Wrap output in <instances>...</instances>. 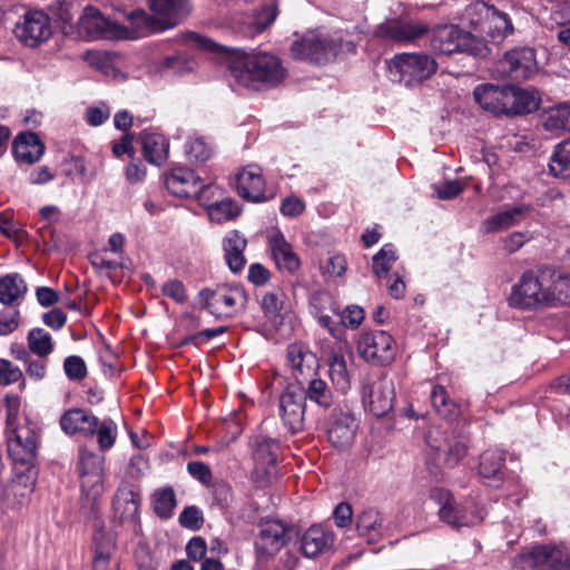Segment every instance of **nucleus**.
<instances>
[{
	"label": "nucleus",
	"instance_id": "22",
	"mask_svg": "<svg viewBox=\"0 0 570 570\" xmlns=\"http://www.w3.org/2000/svg\"><path fill=\"white\" fill-rule=\"evenodd\" d=\"M286 362L297 386H303L304 382L313 377L318 368L316 355L301 343H292L287 346Z\"/></svg>",
	"mask_w": 570,
	"mask_h": 570
},
{
	"label": "nucleus",
	"instance_id": "43",
	"mask_svg": "<svg viewBox=\"0 0 570 570\" xmlns=\"http://www.w3.org/2000/svg\"><path fill=\"white\" fill-rule=\"evenodd\" d=\"M154 512L161 519H169L177 504L176 494L171 487H164L156 490L153 495Z\"/></svg>",
	"mask_w": 570,
	"mask_h": 570
},
{
	"label": "nucleus",
	"instance_id": "58",
	"mask_svg": "<svg viewBox=\"0 0 570 570\" xmlns=\"http://www.w3.org/2000/svg\"><path fill=\"white\" fill-rule=\"evenodd\" d=\"M165 67L171 69L175 73L183 75L185 72L191 71L196 62L187 55H175L171 57H167L164 62Z\"/></svg>",
	"mask_w": 570,
	"mask_h": 570
},
{
	"label": "nucleus",
	"instance_id": "47",
	"mask_svg": "<svg viewBox=\"0 0 570 570\" xmlns=\"http://www.w3.org/2000/svg\"><path fill=\"white\" fill-rule=\"evenodd\" d=\"M328 374L337 390L345 391L350 387L347 364L342 354L335 353L330 357Z\"/></svg>",
	"mask_w": 570,
	"mask_h": 570
},
{
	"label": "nucleus",
	"instance_id": "20",
	"mask_svg": "<svg viewBox=\"0 0 570 570\" xmlns=\"http://www.w3.org/2000/svg\"><path fill=\"white\" fill-rule=\"evenodd\" d=\"M363 400L371 413L377 417L386 415L394 405L395 390L393 380L381 376L363 387Z\"/></svg>",
	"mask_w": 570,
	"mask_h": 570
},
{
	"label": "nucleus",
	"instance_id": "5",
	"mask_svg": "<svg viewBox=\"0 0 570 570\" xmlns=\"http://www.w3.org/2000/svg\"><path fill=\"white\" fill-rule=\"evenodd\" d=\"M148 3L157 17L144 10H135L129 14V19L137 26L155 32L175 28L190 11L188 0H148Z\"/></svg>",
	"mask_w": 570,
	"mask_h": 570
},
{
	"label": "nucleus",
	"instance_id": "35",
	"mask_svg": "<svg viewBox=\"0 0 570 570\" xmlns=\"http://www.w3.org/2000/svg\"><path fill=\"white\" fill-rule=\"evenodd\" d=\"M27 291V283L20 274L11 273L0 277V303L17 306L23 299Z\"/></svg>",
	"mask_w": 570,
	"mask_h": 570
},
{
	"label": "nucleus",
	"instance_id": "51",
	"mask_svg": "<svg viewBox=\"0 0 570 570\" xmlns=\"http://www.w3.org/2000/svg\"><path fill=\"white\" fill-rule=\"evenodd\" d=\"M521 213L522 210L518 207L498 213L485 219L483 223L484 230L487 233H494L500 229L508 228L514 224L515 217L521 215Z\"/></svg>",
	"mask_w": 570,
	"mask_h": 570
},
{
	"label": "nucleus",
	"instance_id": "27",
	"mask_svg": "<svg viewBox=\"0 0 570 570\" xmlns=\"http://www.w3.org/2000/svg\"><path fill=\"white\" fill-rule=\"evenodd\" d=\"M544 281V296H547V306L564 305L570 302V276L568 273L552 267L542 266Z\"/></svg>",
	"mask_w": 570,
	"mask_h": 570
},
{
	"label": "nucleus",
	"instance_id": "12",
	"mask_svg": "<svg viewBox=\"0 0 570 570\" xmlns=\"http://www.w3.org/2000/svg\"><path fill=\"white\" fill-rule=\"evenodd\" d=\"M357 353L365 362L384 366L394 361L396 345L394 338L387 332L370 331L360 335Z\"/></svg>",
	"mask_w": 570,
	"mask_h": 570
},
{
	"label": "nucleus",
	"instance_id": "1",
	"mask_svg": "<svg viewBox=\"0 0 570 570\" xmlns=\"http://www.w3.org/2000/svg\"><path fill=\"white\" fill-rule=\"evenodd\" d=\"M229 69L239 85L255 90L276 87L286 76L281 59L268 52L237 55Z\"/></svg>",
	"mask_w": 570,
	"mask_h": 570
},
{
	"label": "nucleus",
	"instance_id": "4",
	"mask_svg": "<svg viewBox=\"0 0 570 570\" xmlns=\"http://www.w3.org/2000/svg\"><path fill=\"white\" fill-rule=\"evenodd\" d=\"M342 48V37L308 31L293 41L291 53L297 60H305L314 65H326L337 58Z\"/></svg>",
	"mask_w": 570,
	"mask_h": 570
},
{
	"label": "nucleus",
	"instance_id": "23",
	"mask_svg": "<svg viewBox=\"0 0 570 570\" xmlns=\"http://www.w3.org/2000/svg\"><path fill=\"white\" fill-rule=\"evenodd\" d=\"M38 470L36 466L17 469L14 466V478L6 489V500L8 507L16 509L29 502L35 491Z\"/></svg>",
	"mask_w": 570,
	"mask_h": 570
},
{
	"label": "nucleus",
	"instance_id": "21",
	"mask_svg": "<svg viewBox=\"0 0 570 570\" xmlns=\"http://www.w3.org/2000/svg\"><path fill=\"white\" fill-rule=\"evenodd\" d=\"M428 30V24L423 22L392 20L380 23L373 35L385 43H409L421 38Z\"/></svg>",
	"mask_w": 570,
	"mask_h": 570
},
{
	"label": "nucleus",
	"instance_id": "57",
	"mask_svg": "<svg viewBox=\"0 0 570 570\" xmlns=\"http://www.w3.org/2000/svg\"><path fill=\"white\" fill-rule=\"evenodd\" d=\"M333 311L341 316L342 324L351 328L358 327L365 316L364 309L358 305H348L343 312H338L336 308Z\"/></svg>",
	"mask_w": 570,
	"mask_h": 570
},
{
	"label": "nucleus",
	"instance_id": "18",
	"mask_svg": "<svg viewBox=\"0 0 570 570\" xmlns=\"http://www.w3.org/2000/svg\"><path fill=\"white\" fill-rule=\"evenodd\" d=\"M78 31L89 40L120 38L122 28L88 6L78 20Z\"/></svg>",
	"mask_w": 570,
	"mask_h": 570
},
{
	"label": "nucleus",
	"instance_id": "52",
	"mask_svg": "<svg viewBox=\"0 0 570 570\" xmlns=\"http://www.w3.org/2000/svg\"><path fill=\"white\" fill-rule=\"evenodd\" d=\"M546 558L543 570L570 569V554L560 547L546 546Z\"/></svg>",
	"mask_w": 570,
	"mask_h": 570
},
{
	"label": "nucleus",
	"instance_id": "33",
	"mask_svg": "<svg viewBox=\"0 0 570 570\" xmlns=\"http://www.w3.org/2000/svg\"><path fill=\"white\" fill-rule=\"evenodd\" d=\"M246 246V238L237 230H232L224 237L223 248L225 252V259L233 273H239L244 268L246 264L244 256Z\"/></svg>",
	"mask_w": 570,
	"mask_h": 570
},
{
	"label": "nucleus",
	"instance_id": "26",
	"mask_svg": "<svg viewBox=\"0 0 570 570\" xmlns=\"http://www.w3.org/2000/svg\"><path fill=\"white\" fill-rule=\"evenodd\" d=\"M236 190L242 198L248 202L262 203L268 199L265 195L262 169L255 165H249L237 174Z\"/></svg>",
	"mask_w": 570,
	"mask_h": 570
},
{
	"label": "nucleus",
	"instance_id": "50",
	"mask_svg": "<svg viewBox=\"0 0 570 570\" xmlns=\"http://www.w3.org/2000/svg\"><path fill=\"white\" fill-rule=\"evenodd\" d=\"M186 155L190 160L196 163H204L212 157V146L205 140L204 137H190L185 146Z\"/></svg>",
	"mask_w": 570,
	"mask_h": 570
},
{
	"label": "nucleus",
	"instance_id": "41",
	"mask_svg": "<svg viewBox=\"0 0 570 570\" xmlns=\"http://www.w3.org/2000/svg\"><path fill=\"white\" fill-rule=\"evenodd\" d=\"M549 169L554 177L570 178V138L554 147Z\"/></svg>",
	"mask_w": 570,
	"mask_h": 570
},
{
	"label": "nucleus",
	"instance_id": "32",
	"mask_svg": "<svg viewBox=\"0 0 570 570\" xmlns=\"http://www.w3.org/2000/svg\"><path fill=\"white\" fill-rule=\"evenodd\" d=\"M269 248L273 259L279 269L294 274L299 268V258L281 233L271 236Z\"/></svg>",
	"mask_w": 570,
	"mask_h": 570
},
{
	"label": "nucleus",
	"instance_id": "63",
	"mask_svg": "<svg viewBox=\"0 0 570 570\" xmlns=\"http://www.w3.org/2000/svg\"><path fill=\"white\" fill-rule=\"evenodd\" d=\"M347 262L344 255L333 254L331 255L325 265L323 266V273L330 276L340 277L346 272Z\"/></svg>",
	"mask_w": 570,
	"mask_h": 570
},
{
	"label": "nucleus",
	"instance_id": "54",
	"mask_svg": "<svg viewBox=\"0 0 570 570\" xmlns=\"http://www.w3.org/2000/svg\"><path fill=\"white\" fill-rule=\"evenodd\" d=\"M96 434L98 436L99 448L102 451L108 450L115 444L117 425L111 419H106L102 422L98 421Z\"/></svg>",
	"mask_w": 570,
	"mask_h": 570
},
{
	"label": "nucleus",
	"instance_id": "38",
	"mask_svg": "<svg viewBox=\"0 0 570 570\" xmlns=\"http://www.w3.org/2000/svg\"><path fill=\"white\" fill-rule=\"evenodd\" d=\"M430 399L433 409L441 417L448 421H453L459 417L461 412L460 406L449 397L443 386H434Z\"/></svg>",
	"mask_w": 570,
	"mask_h": 570
},
{
	"label": "nucleus",
	"instance_id": "17",
	"mask_svg": "<svg viewBox=\"0 0 570 570\" xmlns=\"http://www.w3.org/2000/svg\"><path fill=\"white\" fill-rule=\"evenodd\" d=\"M141 505V488L127 481H122L114 495L112 510L115 517L121 522L138 525L140 522L139 510Z\"/></svg>",
	"mask_w": 570,
	"mask_h": 570
},
{
	"label": "nucleus",
	"instance_id": "46",
	"mask_svg": "<svg viewBox=\"0 0 570 570\" xmlns=\"http://www.w3.org/2000/svg\"><path fill=\"white\" fill-rule=\"evenodd\" d=\"M492 9L493 6L478 1L465 8L463 18L469 22L470 27L483 33L484 26L489 20L490 14H492Z\"/></svg>",
	"mask_w": 570,
	"mask_h": 570
},
{
	"label": "nucleus",
	"instance_id": "11",
	"mask_svg": "<svg viewBox=\"0 0 570 570\" xmlns=\"http://www.w3.org/2000/svg\"><path fill=\"white\" fill-rule=\"evenodd\" d=\"M547 273L543 274L542 267L535 271L524 272L518 284L513 285L509 297V304L520 309H537L547 306V296H544V281Z\"/></svg>",
	"mask_w": 570,
	"mask_h": 570
},
{
	"label": "nucleus",
	"instance_id": "30",
	"mask_svg": "<svg viewBox=\"0 0 570 570\" xmlns=\"http://www.w3.org/2000/svg\"><path fill=\"white\" fill-rule=\"evenodd\" d=\"M249 444L256 464L269 473L268 469L275 468L281 453L278 441L264 434H256Z\"/></svg>",
	"mask_w": 570,
	"mask_h": 570
},
{
	"label": "nucleus",
	"instance_id": "40",
	"mask_svg": "<svg viewBox=\"0 0 570 570\" xmlns=\"http://www.w3.org/2000/svg\"><path fill=\"white\" fill-rule=\"evenodd\" d=\"M513 32V26L505 12L498 10L495 7L492 9L489 20L484 26V31L493 41H499Z\"/></svg>",
	"mask_w": 570,
	"mask_h": 570
},
{
	"label": "nucleus",
	"instance_id": "56",
	"mask_svg": "<svg viewBox=\"0 0 570 570\" xmlns=\"http://www.w3.org/2000/svg\"><path fill=\"white\" fill-rule=\"evenodd\" d=\"M63 370L67 377L71 381H81L87 376V366L85 361L78 355H70L65 358Z\"/></svg>",
	"mask_w": 570,
	"mask_h": 570
},
{
	"label": "nucleus",
	"instance_id": "53",
	"mask_svg": "<svg viewBox=\"0 0 570 570\" xmlns=\"http://www.w3.org/2000/svg\"><path fill=\"white\" fill-rule=\"evenodd\" d=\"M468 453V444L463 439L452 438L448 440L444 450V464L446 468H455Z\"/></svg>",
	"mask_w": 570,
	"mask_h": 570
},
{
	"label": "nucleus",
	"instance_id": "62",
	"mask_svg": "<svg viewBox=\"0 0 570 570\" xmlns=\"http://www.w3.org/2000/svg\"><path fill=\"white\" fill-rule=\"evenodd\" d=\"M187 471L191 478L199 481L202 484L207 485L213 479L210 468L200 461H190L187 464Z\"/></svg>",
	"mask_w": 570,
	"mask_h": 570
},
{
	"label": "nucleus",
	"instance_id": "7",
	"mask_svg": "<svg viewBox=\"0 0 570 570\" xmlns=\"http://www.w3.org/2000/svg\"><path fill=\"white\" fill-rule=\"evenodd\" d=\"M438 63L428 53H400L390 62L394 80L411 87L426 80L436 72Z\"/></svg>",
	"mask_w": 570,
	"mask_h": 570
},
{
	"label": "nucleus",
	"instance_id": "61",
	"mask_svg": "<svg viewBox=\"0 0 570 570\" xmlns=\"http://www.w3.org/2000/svg\"><path fill=\"white\" fill-rule=\"evenodd\" d=\"M261 307L268 318H276L283 309V301H281L278 294L269 292L263 295Z\"/></svg>",
	"mask_w": 570,
	"mask_h": 570
},
{
	"label": "nucleus",
	"instance_id": "37",
	"mask_svg": "<svg viewBox=\"0 0 570 570\" xmlns=\"http://www.w3.org/2000/svg\"><path fill=\"white\" fill-rule=\"evenodd\" d=\"M542 125L546 130L553 134L570 132V102L550 108Z\"/></svg>",
	"mask_w": 570,
	"mask_h": 570
},
{
	"label": "nucleus",
	"instance_id": "24",
	"mask_svg": "<svg viewBox=\"0 0 570 570\" xmlns=\"http://www.w3.org/2000/svg\"><path fill=\"white\" fill-rule=\"evenodd\" d=\"M59 424L69 436L81 435L91 439L98 428V417L83 409L72 407L63 412Z\"/></svg>",
	"mask_w": 570,
	"mask_h": 570
},
{
	"label": "nucleus",
	"instance_id": "13",
	"mask_svg": "<svg viewBox=\"0 0 570 570\" xmlns=\"http://www.w3.org/2000/svg\"><path fill=\"white\" fill-rule=\"evenodd\" d=\"M358 424L350 409L334 406L326 422L327 441L338 451L347 450L354 443Z\"/></svg>",
	"mask_w": 570,
	"mask_h": 570
},
{
	"label": "nucleus",
	"instance_id": "3",
	"mask_svg": "<svg viewBox=\"0 0 570 570\" xmlns=\"http://www.w3.org/2000/svg\"><path fill=\"white\" fill-rule=\"evenodd\" d=\"M430 47L434 52L448 56L466 53L476 58H485L491 52L484 39L453 23L434 27L430 35Z\"/></svg>",
	"mask_w": 570,
	"mask_h": 570
},
{
	"label": "nucleus",
	"instance_id": "25",
	"mask_svg": "<svg viewBox=\"0 0 570 570\" xmlns=\"http://www.w3.org/2000/svg\"><path fill=\"white\" fill-rule=\"evenodd\" d=\"M335 534L320 524L311 525L301 538V552L306 558H316L333 550Z\"/></svg>",
	"mask_w": 570,
	"mask_h": 570
},
{
	"label": "nucleus",
	"instance_id": "31",
	"mask_svg": "<svg viewBox=\"0 0 570 570\" xmlns=\"http://www.w3.org/2000/svg\"><path fill=\"white\" fill-rule=\"evenodd\" d=\"M504 462L505 454L500 450H487L481 454L479 474L488 485L500 487L503 481Z\"/></svg>",
	"mask_w": 570,
	"mask_h": 570
},
{
	"label": "nucleus",
	"instance_id": "28",
	"mask_svg": "<svg viewBox=\"0 0 570 570\" xmlns=\"http://www.w3.org/2000/svg\"><path fill=\"white\" fill-rule=\"evenodd\" d=\"M431 499L439 505L440 520L452 528L463 527L464 510L456 504L452 493L442 488H434L430 493Z\"/></svg>",
	"mask_w": 570,
	"mask_h": 570
},
{
	"label": "nucleus",
	"instance_id": "49",
	"mask_svg": "<svg viewBox=\"0 0 570 570\" xmlns=\"http://www.w3.org/2000/svg\"><path fill=\"white\" fill-rule=\"evenodd\" d=\"M208 214L212 220L217 223L236 218L240 214L237 203L230 198L216 202L208 206Z\"/></svg>",
	"mask_w": 570,
	"mask_h": 570
},
{
	"label": "nucleus",
	"instance_id": "45",
	"mask_svg": "<svg viewBox=\"0 0 570 570\" xmlns=\"http://www.w3.org/2000/svg\"><path fill=\"white\" fill-rule=\"evenodd\" d=\"M95 552L92 559L94 570H118L117 567L110 568L111 542L104 532H97L94 537Z\"/></svg>",
	"mask_w": 570,
	"mask_h": 570
},
{
	"label": "nucleus",
	"instance_id": "34",
	"mask_svg": "<svg viewBox=\"0 0 570 570\" xmlns=\"http://www.w3.org/2000/svg\"><path fill=\"white\" fill-rule=\"evenodd\" d=\"M142 155L151 165L161 166L168 158L169 142L158 132H142Z\"/></svg>",
	"mask_w": 570,
	"mask_h": 570
},
{
	"label": "nucleus",
	"instance_id": "14",
	"mask_svg": "<svg viewBox=\"0 0 570 570\" xmlns=\"http://www.w3.org/2000/svg\"><path fill=\"white\" fill-rule=\"evenodd\" d=\"M279 416L291 434L304 430L306 401L303 386L289 384L279 395Z\"/></svg>",
	"mask_w": 570,
	"mask_h": 570
},
{
	"label": "nucleus",
	"instance_id": "16",
	"mask_svg": "<svg viewBox=\"0 0 570 570\" xmlns=\"http://www.w3.org/2000/svg\"><path fill=\"white\" fill-rule=\"evenodd\" d=\"M498 66L504 76L514 81L529 79L538 69L535 52L528 47L507 51L499 60Z\"/></svg>",
	"mask_w": 570,
	"mask_h": 570
},
{
	"label": "nucleus",
	"instance_id": "6",
	"mask_svg": "<svg viewBox=\"0 0 570 570\" xmlns=\"http://www.w3.org/2000/svg\"><path fill=\"white\" fill-rule=\"evenodd\" d=\"M257 528L258 533L254 542L255 557L257 563L265 567L287 546L292 527L279 519L265 518L258 521Z\"/></svg>",
	"mask_w": 570,
	"mask_h": 570
},
{
	"label": "nucleus",
	"instance_id": "59",
	"mask_svg": "<svg viewBox=\"0 0 570 570\" xmlns=\"http://www.w3.org/2000/svg\"><path fill=\"white\" fill-rule=\"evenodd\" d=\"M22 371L12 362L0 358V385H11L22 379Z\"/></svg>",
	"mask_w": 570,
	"mask_h": 570
},
{
	"label": "nucleus",
	"instance_id": "64",
	"mask_svg": "<svg viewBox=\"0 0 570 570\" xmlns=\"http://www.w3.org/2000/svg\"><path fill=\"white\" fill-rule=\"evenodd\" d=\"M532 238L529 232H513L503 239L504 250L513 254Z\"/></svg>",
	"mask_w": 570,
	"mask_h": 570
},
{
	"label": "nucleus",
	"instance_id": "2",
	"mask_svg": "<svg viewBox=\"0 0 570 570\" xmlns=\"http://www.w3.org/2000/svg\"><path fill=\"white\" fill-rule=\"evenodd\" d=\"M475 102L495 116H517L535 111L540 98L532 91L514 86L482 83L474 88Z\"/></svg>",
	"mask_w": 570,
	"mask_h": 570
},
{
	"label": "nucleus",
	"instance_id": "15",
	"mask_svg": "<svg viewBox=\"0 0 570 570\" xmlns=\"http://www.w3.org/2000/svg\"><path fill=\"white\" fill-rule=\"evenodd\" d=\"M17 38L28 47H38L52 35L51 21L47 13L31 10L23 14L22 21L16 26Z\"/></svg>",
	"mask_w": 570,
	"mask_h": 570
},
{
	"label": "nucleus",
	"instance_id": "60",
	"mask_svg": "<svg viewBox=\"0 0 570 570\" xmlns=\"http://www.w3.org/2000/svg\"><path fill=\"white\" fill-rule=\"evenodd\" d=\"M161 293L178 304H184L187 301L186 287L181 281L176 278L167 281L161 287Z\"/></svg>",
	"mask_w": 570,
	"mask_h": 570
},
{
	"label": "nucleus",
	"instance_id": "19",
	"mask_svg": "<svg viewBox=\"0 0 570 570\" xmlns=\"http://www.w3.org/2000/svg\"><path fill=\"white\" fill-rule=\"evenodd\" d=\"M165 186L169 193L178 197H195L203 200L210 185H204L199 176L188 168H175L165 176Z\"/></svg>",
	"mask_w": 570,
	"mask_h": 570
},
{
	"label": "nucleus",
	"instance_id": "42",
	"mask_svg": "<svg viewBox=\"0 0 570 570\" xmlns=\"http://www.w3.org/2000/svg\"><path fill=\"white\" fill-rule=\"evenodd\" d=\"M546 546H535L529 551L518 554L512 562L515 570H543Z\"/></svg>",
	"mask_w": 570,
	"mask_h": 570
},
{
	"label": "nucleus",
	"instance_id": "55",
	"mask_svg": "<svg viewBox=\"0 0 570 570\" xmlns=\"http://www.w3.org/2000/svg\"><path fill=\"white\" fill-rule=\"evenodd\" d=\"M204 521V514L196 505L186 507L179 514L180 525L193 531L202 529Z\"/></svg>",
	"mask_w": 570,
	"mask_h": 570
},
{
	"label": "nucleus",
	"instance_id": "44",
	"mask_svg": "<svg viewBox=\"0 0 570 570\" xmlns=\"http://www.w3.org/2000/svg\"><path fill=\"white\" fill-rule=\"evenodd\" d=\"M28 348L32 354L47 358L53 351V342L50 333L43 328H32L27 336Z\"/></svg>",
	"mask_w": 570,
	"mask_h": 570
},
{
	"label": "nucleus",
	"instance_id": "48",
	"mask_svg": "<svg viewBox=\"0 0 570 570\" xmlns=\"http://www.w3.org/2000/svg\"><path fill=\"white\" fill-rule=\"evenodd\" d=\"M397 255L392 244H385L372 258V271L377 278L385 277L396 262Z\"/></svg>",
	"mask_w": 570,
	"mask_h": 570
},
{
	"label": "nucleus",
	"instance_id": "10",
	"mask_svg": "<svg viewBox=\"0 0 570 570\" xmlns=\"http://www.w3.org/2000/svg\"><path fill=\"white\" fill-rule=\"evenodd\" d=\"M104 456L81 449L79 452L78 472L83 500L91 511L104 492Z\"/></svg>",
	"mask_w": 570,
	"mask_h": 570
},
{
	"label": "nucleus",
	"instance_id": "39",
	"mask_svg": "<svg viewBox=\"0 0 570 570\" xmlns=\"http://www.w3.org/2000/svg\"><path fill=\"white\" fill-rule=\"evenodd\" d=\"M382 522L381 513L374 508H368L357 515L356 530L361 537L370 541L375 540L380 535Z\"/></svg>",
	"mask_w": 570,
	"mask_h": 570
},
{
	"label": "nucleus",
	"instance_id": "9",
	"mask_svg": "<svg viewBox=\"0 0 570 570\" xmlns=\"http://www.w3.org/2000/svg\"><path fill=\"white\" fill-rule=\"evenodd\" d=\"M14 421L16 415L9 411L7 415L8 454L17 469L36 466L37 435L28 426H13Z\"/></svg>",
	"mask_w": 570,
	"mask_h": 570
},
{
	"label": "nucleus",
	"instance_id": "29",
	"mask_svg": "<svg viewBox=\"0 0 570 570\" xmlns=\"http://www.w3.org/2000/svg\"><path fill=\"white\" fill-rule=\"evenodd\" d=\"M45 151V145L32 131L20 132L12 142V153L17 161L28 165L37 163Z\"/></svg>",
	"mask_w": 570,
	"mask_h": 570
},
{
	"label": "nucleus",
	"instance_id": "8",
	"mask_svg": "<svg viewBox=\"0 0 570 570\" xmlns=\"http://www.w3.org/2000/svg\"><path fill=\"white\" fill-rule=\"evenodd\" d=\"M198 297L202 308L212 314L229 311H244L248 303V295L239 284H217L214 287L203 288Z\"/></svg>",
	"mask_w": 570,
	"mask_h": 570
},
{
	"label": "nucleus",
	"instance_id": "36",
	"mask_svg": "<svg viewBox=\"0 0 570 570\" xmlns=\"http://www.w3.org/2000/svg\"><path fill=\"white\" fill-rule=\"evenodd\" d=\"M303 395L305 401H309L323 410H328L335 405V397L331 387L326 381L318 377L307 380L306 387L303 386Z\"/></svg>",
	"mask_w": 570,
	"mask_h": 570
}]
</instances>
